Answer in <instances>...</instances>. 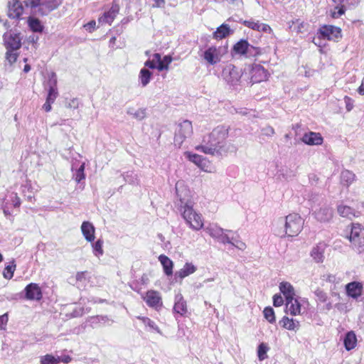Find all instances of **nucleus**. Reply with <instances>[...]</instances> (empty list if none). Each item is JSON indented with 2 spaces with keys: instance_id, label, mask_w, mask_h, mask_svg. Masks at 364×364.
<instances>
[{
  "instance_id": "obj_1",
  "label": "nucleus",
  "mask_w": 364,
  "mask_h": 364,
  "mask_svg": "<svg viewBox=\"0 0 364 364\" xmlns=\"http://www.w3.org/2000/svg\"><path fill=\"white\" fill-rule=\"evenodd\" d=\"M229 134V127L218 126L208 134L203 136L202 142L196 146L197 151L211 156L221 155L227 152L225 139Z\"/></svg>"
},
{
  "instance_id": "obj_2",
  "label": "nucleus",
  "mask_w": 364,
  "mask_h": 364,
  "mask_svg": "<svg viewBox=\"0 0 364 364\" xmlns=\"http://www.w3.org/2000/svg\"><path fill=\"white\" fill-rule=\"evenodd\" d=\"M177 195L179 198V205L183 219L192 229L196 230L201 229L203 226L201 215L194 211L193 202L188 198L182 197L181 194H179L178 192Z\"/></svg>"
},
{
  "instance_id": "obj_3",
  "label": "nucleus",
  "mask_w": 364,
  "mask_h": 364,
  "mask_svg": "<svg viewBox=\"0 0 364 364\" xmlns=\"http://www.w3.org/2000/svg\"><path fill=\"white\" fill-rule=\"evenodd\" d=\"M304 220L297 213L289 214L285 218V230L283 235L293 237L297 235L302 230Z\"/></svg>"
},
{
  "instance_id": "obj_4",
  "label": "nucleus",
  "mask_w": 364,
  "mask_h": 364,
  "mask_svg": "<svg viewBox=\"0 0 364 364\" xmlns=\"http://www.w3.org/2000/svg\"><path fill=\"white\" fill-rule=\"evenodd\" d=\"M242 75L241 69H239L232 64L226 65L222 71L223 80L230 86L239 85Z\"/></svg>"
},
{
  "instance_id": "obj_5",
  "label": "nucleus",
  "mask_w": 364,
  "mask_h": 364,
  "mask_svg": "<svg viewBox=\"0 0 364 364\" xmlns=\"http://www.w3.org/2000/svg\"><path fill=\"white\" fill-rule=\"evenodd\" d=\"M193 134V127L191 122L188 120H184L180 123L176 131L174 143L176 146H181L183 141L191 137Z\"/></svg>"
},
{
  "instance_id": "obj_6",
  "label": "nucleus",
  "mask_w": 364,
  "mask_h": 364,
  "mask_svg": "<svg viewBox=\"0 0 364 364\" xmlns=\"http://www.w3.org/2000/svg\"><path fill=\"white\" fill-rule=\"evenodd\" d=\"M349 240L355 249L359 252H363L364 250V228L359 224H353Z\"/></svg>"
},
{
  "instance_id": "obj_7",
  "label": "nucleus",
  "mask_w": 364,
  "mask_h": 364,
  "mask_svg": "<svg viewBox=\"0 0 364 364\" xmlns=\"http://www.w3.org/2000/svg\"><path fill=\"white\" fill-rule=\"evenodd\" d=\"M318 38L338 41L342 38L341 29L332 25H323L318 30Z\"/></svg>"
},
{
  "instance_id": "obj_8",
  "label": "nucleus",
  "mask_w": 364,
  "mask_h": 364,
  "mask_svg": "<svg viewBox=\"0 0 364 364\" xmlns=\"http://www.w3.org/2000/svg\"><path fill=\"white\" fill-rule=\"evenodd\" d=\"M4 41L7 50H16L21 46L20 33L11 31L4 33Z\"/></svg>"
},
{
  "instance_id": "obj_9",
  "label": "nucleus",
  "mask_w": 364,
  "mask_h": 364,
  "mask_svg": "<svg viewBox=\"0 0 364 364\" xmlns=\"http://www.w3.org/2000/svg\"><path fill=\"white\" fill-rule=\"evenodd\" d=\"M221 50V48L211 46L204 52L203 58L209 64L215 65L221 60L223 55Z\"/></svg>"
},
{
  "instance_id": "obj_10",
  "label": "nucleus",
  "mask_w": 364,
  "mask_h": 364,
  "mask_svg": "<svg viewBox=\"0 0 364 364\" xmlns=\"http://www.w3.org/2000/svg\"><path fill=\"white\" fill-rule=\"evenodd\" d=\"M25 298L28 300H40L42 298V291L38 284L31 283L25 289Z\"/></svg>"
},
{
  "instance_id": "obj_11",
  "label": "nucleus",
  "mask_w": 364,
  "mask_h": 364,
  "mask_svg": "<svg viewBox=\"0 0 364 364\" xmlns=\"http://www.w3.org/2000/svg\"><path fill=\"white\" fill-rule=\"evenodd\" d=\"M267 76V71L264 68L259 65H255L250 71V82L252 84L260 82L265 80Z\"/></svg>"
},
{
  "instance_id": "obj_12",
  "label": "nucleus",
  "mask_w": 364,
  "mask_h": 364,
  "mask_svg": "<svg viewBox=\"0 0 364 364\" xmlns=\"http://www.w3.org/2000/svg\"><path fill=\"white\" fill-rule=\"evenodd\" d=\"M63 0H46L40 1L38 11L42 15H47L61 5Z\"/></svg>"
},
{
  "instance_id": "obj_13",
  "label": "nucleus",
  "mask_w": 364,
  "mask_h": 364,
  "mask_svg": "<svg viewBox=\"0 0 364 364\" xmlns=\"http://www.w3.org/2000/svg\"><path fill=\"white\" fill-rule=\"evenodd\" d=\"M8 16L10 18L19 19L23 14V7L18 0H12L9 2Z\"/></svg>"
},
{
  "instance_id": "obj_14",
  "label": "nucleus",
  "mask_w": 364,
  "mask_h": 364,
  "mask_svg": "<svg viewBox=\"0 0 364 364\" xmlns=\"http://www.w3.org/2000/svg\"><path fill=\"white\" fill-rule=\"evenodd\" d=\"M363 289V284L358 282H352L346 286L347 295L354 299H358L362 295Z\"/></svg>"
},
{
  "instance_id": "obj_15",
  "label": "nucleus",
  "mask_w": 364,
  "mask_h": 364,
  "mask_svg": "<svg viewBox=\"0 0 364 364\" xmlns=\"http://www.w3.org/2000/svg\"><path fill=\"white\" fill-rule=\"evenodd\" d=\"M327 245L324 242H319L311 250L310 255L316 263H322L324 260V253Z\"/></svg>"
},
{
  "instance_id": "obj_16",
  "label": "nucleus",
  "mask_w": 364,
  "mask_h": 364,
  "mask_svg": "<svg viewBox=\"0 0 364 364\" xmlns=\"http://www.w3.org/2000/svg\"><path fill=\"white\" fill-rule=\"evenodd\" d=\"M144 300L149 306L156 309L161 307L162 305L161 297L159 293L156 291H147Z\"/></svg>"
},
{
  "instance_id": "obj_17",
  "label": "nucleus",
  "mask_w": 364,
  "mask_h": 364,
  "mask_svg": "<svg viewBox=\"0 0 364 364\" xmlns=\"http://www.w3.org/2000/svg\"><path fill=\"white\" fill-rule=\"evenodd\" d=\"M302 141L308 145H321L323 143V137L321 134L314 132H309L304 134Z\"/></svg>"
},
{
  "instance_id": "obj_18",
  "label": "nucleus",
  "mask_w": 364,
  "mask_h": 364,
  "mask_svg": "<svg viewBox=\"0 0 364 364\" xmlns=\"http://www.w3.org/2000/svg\"><path fill=\"white\" fill-rule=\"evenodd\" d=\"M337 211L340 216L346 218L349 220H352L354 218H358L360 215V213L348 205L343 204L338 205L337 207Z\"/></svg>"
},
{
  "instance_id": "obj_19",
  "label": "nucleus",
  "mask_w": 364,
  "mask_h": 364,
  "mask_svg": "<svg viewBox=\"0 0 364 364\" xmlns=\"http://www.w3.org/2000/svg\"><path fill=\"white\" fill-rule=\"evenodd\" d=\"M119 12V6L117 5H113L111 9L104 13V14L99 18L98 22L100 23H108L111 24Z\"/></svg>"
},
{
  "instance_id": "obj_20",
  "label": "nucleus",
  "mask_w": 364,
  "mask_h": 364,
  "mask_svg": "<svg viewBox=\"0 0 364 364\" xmlns=\"http://www.w3.org/2000/svg\"><path fill=\"white\" fill-rule=\"evenodd\" d=\"M358 2L359 0H342L341 6H336L331 12V16L335 18L340 17L345 13V7L354 6L358 4Z\"/></svg>"
},
{
  "instance_id": "obj_21",
  "label": "nucleus",
  "mask_w": 364,
  "mask_h": 364,
  "mask_svg": "<svg viewBox=\"0 0 364 364\" xmlns=\"http://www.w3.org/2000/svg\"><path fill=\"white\" fill-rule=\"evenodd\" d=\"M173 311L181 316H184L188 311L186 301L184 300L181 294H178L175 296Z\"/></svg>"
},
{
  "instance_id": "obj_22",
  "label": "nucleus",
  "mask_w": 364,
  "mask_h": 364,
  "mask_svg": "<svg viewBox=\"0 0 364 364\" xmlns=\"http://www.w3.org/2000/svg\"><path fill=\"white\" fill-rule=\"evenodd\" d=\"M286 312L291 316L300 314L301 305L296 299L294 297L286 300Z\"/></svg>"
},
{
  "instance_id": "obj_23",
  "label": "nucleus",
  "mask_w": 364,
  "mask_h": 364,
  "mask_svg": "<svg viewBox=\"0 0 364 364\" xmlns=\"http://www.w3.org/2000/svg\"><path fill=\"white\" fill-rule=\"evenodd\" d=\"M81 231L85 240L88 242H92L95 240V227L88 222L85 221L81 225Z\"/></svg>"
},
{
  "instance_id": "obj_24",
  "label": "nucleus",
  "mask_w": 364,
  "mask_h": 364,
  "mask_svg": "<svg viewBox=\"0 0 364 364\" xmlns=\"http://www.w3.org/2000/svg\"><path fill=\"white\" fill-rule=\"evenodd\" d=\"M197 267L191 262H186L183 268L176 272L175 277L180 278L181 279L195 273Z\"/></svg>"
},
{
  "instance_id": "obj_25",
  "label": "nucleus",
  "mask_w": 364,
  "mask_h": 364,
  "mask_svg": "<svg viewBox=\"0 0 364 364\" xmlns=\"http://www.w3.org/2000/svg\"><path fill=\"white\" fill-rule=\"evenodd\" d=\"M315 218L321 222H327L333 217V210L328 207L321 208L318 210L314 212Z\"/></svg>"
},
{
  "instance_id": "obj_26",
  "label": "nucleus",
  "mask_w": 364,
  "mask_h": 364,
  "mask_svg": "<svg viewBox=\"0 0 364 364\" xmlns=\"http://www.w3.org/2000/svg\"><path fill=\"white\" fill-rule=\"evenodd\" d=\"M233 31L230 29L228 24L223 23L217 28L216 31L213 33V38L215 39H223L232 34Z\"/></svg>"
},
{
  "instance_id": "obj_27",
  "label": "nucleus",
  "mask_w": 364,
  "mask_h": 364,
  "mask_svg": "<svg viewBox=\"0 0 364 364\" xmlns=\"http://www.w3.org/2000/svg\"><path fill=\"white\" fill-rule=\"evenodd\" d=\"M249 43L246 40H240L236 43L232 48V55H240L245 56L246 52L248 51Z\"/></svg>"
},
{
  "instance_id": "obj_28",
  "label": "nucleus",
  "mask_w": 364,
  "mask_h": 364,
  "mask_svg": "<svg viewBox=\"0 0 364 364\" xmlns=\"http://www.w3.org/2000/svg\"><path fill=\"white\" fill-rule=\"evenodd\" d=\"M283 328L289 331H297L300 326L299 322L295 319L284 316L279 321Z\"/></svg>"
},
{
  "instance_id": "obj_29",
  "label": "nucleus",
  "mask_w": 364,
  "mask_h": 364,
  "mask_svg": "<svg viewBox=\"0 0 364 364\" xmlns=\"http://www.w3.org/2000/svg\"><path fill=\"white\" fill-rule=\"evenodd\" d=\"M89 321L93 328L97 327L100 324L104 326H110L113 323V321L106 316H97L90 317Z\"/></svg>"
},
{
  "instance_id": "obj_30",
  "label": "nucleus",
  "mask_w": 364,
  "mask_h": 364,
  "mask_svg": "<svg viewBox=\"0 0 364 364\" xmlns=\"http://www.w3.org/2000/svg\"><path fill=\"white\" fill-rule=\"evenodd\" d=\"M159 260L163 266L164 273L167 276L172 275L173 267V262L167 256L164 255H161L159 257Z\"/></svg>"
},
{
  "instance_id": "obj_31",
  "label": "nucleus",
  "mask_w": 364,
  "mask_h": 364,
  "mask_svg": "<svg viewBox=\"0 0 364 364\" xmlns=\"http://www.w3.org/2000/svg\"><path fill=\"white\" fill-rule=\"evenodd\" d=\"M205 231L213 237L216 240L221 236L223 232H232L229 230H224L215 224L210 225L205 228Z\"/></svg>"
},
{
  "instance_id": "obj_32",
  "label": "nucleus",
  "mask_w": 364,
  "mask_h": 364,
  "mask_svg": "<svg viewBox=\"0 0 364 364\" xmlns=\"http://www.w3.org/2000/svg\"><path fill=\"white\" fill-rule=\"evenodd\" d=\"M281 292L285 296L286 300L290 298H294V287L289 282H282L279 285Z\"/></svg>"
},
{
  "instance_id": "obj_33",
  "label": "nucleus",
  "mask_w": 364,
  "mask_h": 364,
  "mask_svg": "<svg viewBox=\"0 0 364 364\" xmlns=\"http://www.w3.org/2000/svg\"><path fill=\"white\" fill-rule=\"evenodd\" d=\"M85 163H82V164L77 168L75 169V164H73L72 171L73 172V178L77 183H80L82 180L85 179V175L84 173L85 171Z\"/></svg>"
},
{
  "instance_id": "obj_34",
  "label": "nucleus",
  "mask_w": 364,
  "mask_h": 364,
  "mask_svg": "<svg viewBox=\"0 0 364 364\" xmlns=\"http://www.w3.org/2000/svg\"><path fill=\"white\" fill-rule=\"evenodd\" d=\"M152 77V73L146 68L141 69L139 75V79L142 87H146L150 82Z\"/></svg>"
},
{
  "instance_id": "obj_35",
  "label": "nucleus",
  "mask_w": 364,
  "mask_h": 364,
  "mask_svg": "<svg viewBox=\"0 0 364 364\" xmlns=\"http://www.w3.org/2000/svg\"><path fill=\"white\" fill-rule=\"evenodd\" d=\"M356 336L353 332H348L344 338V346L347 350L355 348L356 344Z\"/></svg>"
},
{
  "instance_id": "obj_36",
  "label": "nucleus",
  "mask_w": 364,
  "mask_h": 364,
  "mask_svg": "<svg viewBox=\"0 0 364 364\" xmlns=\"http://www.w3.org/2000/svg\"><path fill=\"white\" fill-rule=\"evenodd\" d=\"M136 318L138 319H139L140 321H141L142 323L146 327H149L150 331H154L159 334H161V331L160 328H159V326L155 323L154 321L151 320L149 318L145 317V316H137Z\"/></svg>"
},
{
  "instance_id": "obj_37",
  "label": "nucleus",
  "mask_w": 364,
  "mask_h": 364,
  "mask_svg": "<svg viewBox=\"0 0 364 364\" xmlns=\"http://www.w3.org/2000/svg\"><path fill=\"white\" fill-rule=\"evenodd\" d=\"M60 362V357L54 356L52 354H46L40 357V364H58Z\"/></svg>"
},
{
  "instance_id": "obj_38",
  "label": "nucleus",
  "mask_w": 364,
  "mask_h": 364,
  "mask_svg": "<svg viewBox=\"0 0 364 364\" xmlns=\"http://www.w3.org/2000/svg\"><path fill=\"white\" fill-rule=\"evenodd\" d=\"M341 178L342 182H345L347 186H349L354 181L355 174L348 170H344L341 172Z\"/></svg>"
},
{
  "instance_id": "obj_39",
  "label": "nucleus",
  "mask_w": 364,
  "mask_h": 364,
  "mask_svg": "<svg viewBox=\"0 0 364 364\" xmlns=\"http://www.w3.org/2000/svg\"><path fill=\"white\" fill-rule=\"evenodd\" d=\"M28 25L31 29L34 32H42L43 26L41 21L37 18H30L28 19Z\"/></svg>"
},
{
  "instance_id": "obj_40",
  "label": "nucleus",
  "mask_w": 364,
  "mask_h": 364,
  "mask_svg": "<svg viewBox=\"0 0 364 364\" xmlns=\"http://www.w3.org/2000/svg\"><path fill=\"white\" fill-rule=\"evenodd\" d=\"M173 58L171 55H165L161 58V63L157 65V70L159 71L168 70V65L172 62Z\"/></svg>"
},
{
  "instance_id": "obj_41",
  "label": "nucleus",
  "mask_w": 364,
  "mask_h": 364,
  "mask_svg": "<svg viewBox=\"0 0 364 364\" xmlns=\"http://www.w3.org/2000/svg\"><path fill=\"white\" fill-rule=\"evenodd\" d=\"M186 157L191 162L194 163L196 165L198 166L200 164L203 162V160L205 157L198 155L197 154H193L191 152H185Z\"/></svg>"
},
{
  "instance_id": "obj_42",
  "label": "nucleus",
  "mask_w": 364,
  "mask_h": 364,
  "mask_svg": "<svg viewBox=\"0 0 364 364\" xmlns=\"http://www.w3.org/2000/svg\"><path fill=\"white\" fill-rule=\"evenodd\" d=\"M102 246L103 241L102 240H97L92 244L93 253L96 257H100L104 254Z\"/></svg>"
},
{
  "instance_id": "obj_43",
  "label": "nucleus",
  "mask_w": 364,
  "mask_h": 364,
  "mask_svg": "<svg viewBox=\"0 0 364 364\" xmlns=\"http://www.w3.org/2000/svg\"><path fill=\"white\" fill-rule=\"evenodd\" d=\"M56 80H54L53 85H50L48 90V94L47 96L48 101L53 102L58 97V91L55 87Z\"/></svg>"
},
{
  "instance_id": "obj_44",
  "label": "nucleus",
  "mask_w": 364,
  "mask_h": 364,
  "mask_svg": "<svg viewBox=\"0 0 364 364\" xmlns=\"http://www.w3.org/2000/svg\"><path fill=\"white\" fill-rule=\"evenodd\" d=\"M264 318L271 323L275 322V316L274 311L272 307H266L264 309Z\"/></svg>"
},
{
  "instance_id": "obj_45",
  "label": "nucleus",
  "mask_w": 364,
  "mask_h": 364,
  "mask_svg": "<svg viewBox=\"0 0 364 364\" xmlns=\"http://www.w3.org/2000/svg\"><path fill=\"white\" fill-rule=\"evenodd\" d=\"M268 349V347L264 343L259 345L257 355L259 360H263L267 358V352Z\"/></svg>"
},
{
  "instance_id": "obj_46",
  "label": "nucleus",
  "mask_w": 364,
  "mask_h": 364,
  "mask_svg": "<svg viewBox=\"0 0 364 364\" xmlns=\"http://www.w3.org/2000/svg\"><path fill=\"white\" fill-rule=\"evenodd\" d=\"M260 54H261V50L259 48L254 47L253 46L249 44L248 51L246 52L245 57L246 58H252V57H255Z\"/></svg>"
},
{
  "instance_id": "obj_47",
  "label": "nucleus",
  "mask_w": 364,
  "mask_h": 364,
  "mask_svg": "<svg viewBox=\"0 0 364 364\" xmlns=\"http://www.w3.org/2000/svg\"><path fill=\"white\" fill-rule=\"evenodd\" d=\"M16 265H8L5 267L4 270V277L6 279H10L14 276V272L15 271Z\"/></svg>"
},
{
  "instance_id": "obj_48",
  "label": "nucleus",
  "mask_w": 364,
  "mask_h": 364,
  "mask_svg": "<svg viewBox=\"0 0 364 364\" xmlns=\"http://www.w3.org/2000/svg\"><path fill=\"white\" fill-rule=\"evenodd\" d=\"M12 50H7L6 53V59L11 65L15 63L18 58V54Z\"/></svg>"
},
{
  "instance_id": "obj_49",
  "label": "nucleus",
  "mask_w": 364,
  "mask_h": 364,
  "mask_svg": "<svg viewBox=\"0 0 364 364\" xmlns=\"http://www.w3.org/2000/svg\"><path fill=\"white\" fill-rule=\"evenodd\" d=\"M243 24L251 28V29H253V30H255V31H259V24L260 23L259 21H255L253 20H248V21H245L243 22Z\"/></svg>"
},
{
  "instance_id": "obj_50",
  "label": "nucleus",
  "mask_w": 364,
  "mask_h": 364,
  "mask_svg": "<svg viewBox=\"0 0 364 364\" xmlns=\"http://www.w3.org/2000/svg\"><path fill=\"white\" fill-rule=\"evenodd\" d=\"M146 116V109L139 108L134 111L133 117L137 120H142Z\"/></svg>"
},
{
  "instance_id": "obj_51",
  "label": "nucleus",
  "mask_w": 364,
  "mask_h": 364,
  "mask_svg": "<svg viewBox=\"0 0 364 364\" xmlns=\"http://www.w3.org/2000/svg\"><path fill=\"white\" fill-rule=\"evenodd\" d=\"M198 167L203 171L212 172L210 161H208L206 158L203 159V162L198 165Z\"/></svg>"
},
{
  "instance_id": "obj_52",
  "label": "nucleus",
  "mask_w": 364,
  "mask_h": 364,
  "mask_svg": "<svg viewBox=\"0 0 364 364\" xmlns=\"http://www.w3.org/2000/svg\"><path fill=\"white\" fill-rule=\"evenodd\" d=\"M227 232H223L221 236L218 238V241L223 244H231L232 242L233 237L230 238L227 234Z\"/></svg>"
},
{
  "instance_id": "obj_53",
  "label": "nucleus",
  "mask_w": 364,
  "mask_h": 364,
  "mask_svg": "<svg viewBox=\"0 0 364 364\" xmlns=\"http://www.w3.org/2000/svg\"><path fill=\"white\" fill-rule=\"evenodd\" d=\"M65 107L70 109H77L79 107L77 98H73L66 102Z\"/></svg>"
},
{
  "instance_id": "obj_54",
  "label": "nucleus",
  "mask_w": 364,
  "mask_h": 364,
  "mask_svg": "<svg viewBox=\"0 0 364 364\" xmlns=\"http://www.w3.org/2000/svg\"><path fill=\"white\" fill-rule=\"evenodd\" d=\"M230 245L240 250H244L246 248V244L245 242L234 237L232 240V242H231Z\"/></svg>"
},
{
  "instance_id": "obj_55",
  "label": "nucleus",
  "mask_w": 364,
  "mask_h": 364,
  "mask_svg": "<svg viewBox=\"0 0 364 364\" xmlns=\"http://www.w3.org/2000/svg\"><path fill=\"white\" fill-rule=\"evenodd\" d=\"M323 279L330 283H338L340 280L336 275L331 274L323 275Z\"/></svg>"
},
{
  "instance_id": "obj_56",
  "label": "nucleus",
  "mask_w": 364,
  "mask_h": 364,
  "mask_svg": "<svg viewBox=\"0 0 364 364\" xmlns=\"http://www.w3.org/2000/svg\"><path fill=\"white\" fill-rule=\"evenodd\" d=\"M10 198L13 203L14 207H19L21 205L20 198L18 196L16 193H11L10 195Z\"/></svg>"
},
{
  "instance_id": "obj_57",
  "label": "nucleus",
  "mask_w": 364,
  "mask_h": 364,
  "mask_svg": "<svg viewBox=\"0 0 364 364\" xmlns=\"http://www.w3.org/2000/svg\"><path fill=\"white\" fill-rule=\"evenodd\" d=\"M315 294L321 302H325L326 301L327 295L323 291L317 289L315 291Z\"/></svg>"
},
{
  "instance_id": "obj_58",
  "label": "nucleus",
  "mask_w": 364,
  "mask_h": 364,
  "mask_svg": "<svg viewBox=\"0 0 364 364\" xmlns=\"http://www.w3.org/2000/svg\"><path fill=\"white\" fill-rule=\"evenodd\" d=\"M262 132L264 135L267 136H272L274 134L275 132H274V129L270 127V126H268V127H264L262 129Z\"/></svg>"
},
{
  "instance_id": "obj_59",
  "label": "nucleus",
  "mask_w": 364,
  "mask_h": 364,
  "mask_svg": "<svg viewBox=\"0 0 364 364\" xmlns=\"http://www.w3.org/2000/svg\"><path fill=\"white\" fill-rule=\"evenodd\" d=\"M284 303L283 298L278 294L273 296V304L274 306H281Z\"/></svg>"
},
{
  "instance_id": "obj_60",
  "label": "nucleus",
  "mask_w": 364,
  "mask_h": 364,
  "mask_svg": "<svg viewBox=\"0 0 364 364\" xmlns=\"http://www.w3.org/2000/svg\"><path fill=\"white\" fill-rule=\"evenodd\" d=\"M23 1L26 6L36 8L39 6L41 0H23Z\"/></svg>"
},
{
  "instance_id": "obj_61",
  "label": "nucleus",
  "mask_w": 364,
  "mask_h": 364,
  "mask_svg": "<svg viewBox=\"0 0 364 364\" xmlns=\"http://www.w3.org/2000/svg\"><path fill=\"white\" fill-rule=\"evenodd\" d=\"M95 26H96V22H95V21L92 20V21H90L89 23H87V24H85L84 26L87 31H89L90 32H92L95 29Z\"/></svg>"
},
{
  "instance_id": "obj_62",
  "label": "nucleus",
  "mask_w": 364,
  "mask_h": 364,
  "mask_svg": "<svg viewBox=\"0 0 364 364\" xmlns=\"http://www.w3.org/2000/svg\"><path fill=\"white\" fill-rule=\"evenodd\" d=\"M8 315L7 314H4L2 316H0V328H2L3 326L6 325L8 322Z\"/></svg>"
},
{
  "instance_id": "obj_63",
  "label": "nucleus",
  "mask_w": 364,
  "mask_h": 364,
  "mask_svg": "<svg viewBox=\"0 0 364 364\" xmlns=\"http://www.w3.org/2000/svg\"><path fill=\"white\" fill-rule=\"evenodd\" d=\"M144 65L146 67H148V68H151V69H154V68L157 69V65L152 60H146L145 62V63H144Z\"/></svg>"
},
{
  "instance_id": "obj_64",
  "label": "nucleus",
  "mask_w": 364,
  "mask_h": 364,
  "mask_svg": "<svg viewBox=\"0 0 364 364\" xmlns=\"http://www.w3.org/2000/svg\"><path fill=\"white\" fill-rule=\"evenodd\" d=\"M271 31V28L269 27V26H268L267 24H265V23H260L259 30L258 31L267 32V31Z\"/></svg>"
}]
</instances>
